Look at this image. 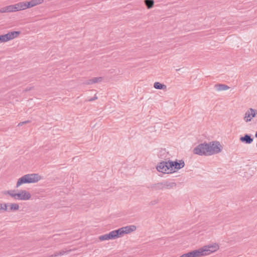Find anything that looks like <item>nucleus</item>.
<instances>
[{"mask_svg": "<svg viewBox=\"0 0 257 257\" xmlns=\"http://www.w3.org/2000/svg\"><path fill=\"white\" fill-rule=\"evenodd\" d=\"M214 87L217 91L225 90L229 88L227 85L222 84H215Z\"/></svg>", "mask_w": 257, "mask_h": 257, "instance_id": "a211bd4d", "label": "nucleus"}, {"mask_svg": "<svg viewBox=\"0 0 257 257\" xmlns=\"http://www.w3.org/2000/svg\"><path fill=\"white\" fill-rule=\"evenodd\" d=\"M34 88V87H27L25 89V91L27 92V91H30L32 89H33Z\"/></svg>", "mask_w": 257, "mask_h": 257, "instance_id": "7c9ffc66", "label": "nucleus"}, {"mask_svg": "<svg viewBox=\"0 0 257 257\" xmlns=\"http://www.w3.org/2000/svg\"><path fill=\"white\" fill-rule=\"evenodd\" d=\"M6 194H9L12 197H13L15 199L17 200V193L15 192V190H9V191H8L7 192V193H6Z\"/></svg>", "mask_w": 257, "mask_h": 257, "instance_id": "393cba45", "label": "nucleus"}, {"mask_svg": "<svg viewBox=\"0 0 257 257\" xmlns=\"http://www.w3.org/2000/svg\"><path fill=\"white\" fill-rule=\"evenodd\" d=\"M163 190L164 189H172L177 186V184L174 182L168 180H164L162 181Z\"/></svg>", "mask_w": 257, "mask_h": 257, "instance_id": "9b49d317", "label": "nucleus"}, {"mask_svg": "<svg viewBox=\"0 0 257 257\" xmlns=\"http://www.w3.org/2000/svg\"><path fill=\"white\" fill-rule=\"evenodd\" d=\"M30 121L29 120H27V121H23V122H20L18 124V126H22L23 125V124H26V123H27L28 122H29Z\"/></svg>", "mask_w": 257, "mask_h": 257, "instance_id": "c85d7f7f", "label": "nucleus"}, {"mask_svg": "<svg viewBox=\"0 0 257 257\" xmlns=\"http://www.w3.org/2000/svg\"><path fill=\"white\" fill-rule=\"evenodd\" d=\"M41 179L38 174H28L20 178L17 183L16 187H19L23 184L34 183L38 182Z\"/></svg>", "mask_w": 257, "mask_h": 257, "instance_id": "f03ea898", "label": "nucleus"}, {"mask_svg": "<svg viewBox=\"0 0 257 257\" xmlns=\"http://www.w3.org/2000/svg\"><path fill=\"white\" fill-rule=\"evenodd\" d=\"M209 146V155L216 154L220 153L222 149L220 143L218 141H213L208 144Z\"/></svg>", "mask_w": 257, "mask_h": 257, "instance_id": "20e7f679", "label": "nucleus"}, {"mask_svg": "<svg viewBox=\"0 0 257 257\" xmlns=\"http://www.w3.org/2000/svg\"><path fill=\"white\" fill-rule=\"evenodd\" d=\"M147 188L153 191L163 190L162 182L157 183L150 184L147 186Z\"/></svg>", "mask_w": 257, "mask_h": 257, "instance_id": "f8f14e48", "label": "nucleus"}, {"mask_svg": "<svg viewBox=\"0 0 257 257\" xmlns=\"http://www.w3.org/2000/svg\"><path fill=\"white\" fill-rule=\"evenodd\" d=\"M17 200H28L31 198V195L29 192L22 190L17 193Z\"/></svg>", "mask_w": 257, "mask_h": 257, "instance_id": "1a4fd4ad", "label": "nucleus"}, {"mask_svg": "<svg viewBox=\"0 0 257 257\" xmlns=\"http://www.w3.org/2000/svg\"><path fill=\"white\" fill-rule=\"evenodd\" d=\"M239 141L242 143L250 144L253 142V138H251V135L245 134L240 137Z\"/></svg>", "mask_w": 257, "mask_h": 257, "instance_id": "ddd939ff", "label": "nucleus"}, {"mask_svg": "<svg viewBox=\"0 0 257 257\" xmlns=\"http://www.w3.org/2000/svg\"><path fill=\"white\" fill-rule=\"evenodd\" d=\"M164 164H165V163H164V161H162L156 167L158 171L163 173H166Z\"/></svg>", "mask_w": 257, "mask_h": 257, "instance_id": "412c9836", "label": "nucleus"}, {"mask_svg": "<svg viewBox=\"0 0 257 257\" xmlns=\"http://www.w3.org/2000/svg\"><path fill=\"white\" fill-rule=\"evenodd\" d=\"M17 5H19V3L16 4L15 5H10L8 6L3 8H2L0 9V12L1 13H10V12H16L20 11L19 10V6H18Z\"/></svg>", "mask_w": 257, "mask_h": 257, "instance_id": "6e6552de", "label": "nucleus"}, {"mask_svg": "<svg viewBox=\"0 0 257 257\" xmlns=\"http://www.w3.org/2000/svg\"><path fill=\"white\" fill-rule=\"evenodd\" d=\"M98 238L100 241H104L106 240L114 239L118 237L117 235L116 230H114L110 231L107 234H105L104 235H100L99 236Z\"/></svg>", "mask_w": 257, "mask_h": 257, "instance_id": "0eeeda50", "label": "nucleus"}, {"mask_svg": "<svg viewBox=\"0 0 257 257\" xmlns=\"http://www.w3.org/2000/svg\"><path fill=\"white\" fill-rule=\"evenodd\" d=\"M3 204L0 203V210H2Z\"/></svg>", "mask_w": 257, "mask_h": 257, "instance_id": "2f4dec72", "label": "nucleus"}, {"mask_svg": "<svg viewBox=\"0 0 257 257\" xmlns=\"http://www.w3.org/2000/svg\"><path fill=\"white\" fill-rule=\"evenodd\" d=\"M20 31H13L9 32L8 33L6 34L8 40L9 41L18 37V36L20 34Z\"/></svg>", "mask_w": 257, "mask_h": 257, "instance_id": "2eb2a0df", "label": "nucleus"}, {"mask_svg": "<svg viewBox=\"0 0 257 257\" xmlns=\"http://www.w3.org/2000/svg\"><path fill=\"white\" fill-rule=\"evenodd\" d=\"M137 227L135 225H129L125 227H121L116 230L118 237L121 236L124 234H127L134 231L136 230Z\"/></svg>", "mask_w": 257, "mask_h": 257, "instance_id": "39448f33", "label": "nucleus"}, {"mask_svg": "<svg viewBox=\"0 0 257 257\" xmlns=\"http://www.w3.org/2000/svg\"><path fill=\"white\" fill-rule=\"evenodd\" d=\"M71 249L62 250L60 251L55 252L53 254L49 255V257H57L59 255H63L65 254H68L71 252Z\"/></svg>", "mask_w": 257, "mask_h": 257, "instance_id": "f3484780", "label": "nucleus"}, {"mask_svg": "<svg viewBox=\"0 0 257 257\" xmlns=\"http://www.w3.org/2000/svg\"><path fill=\"white\" fill-rule=\"evenodd\" d=\"M9 211H15L18 210L19 209V205L17 203H9Z\"/></svg>", "mask_w": 257, "mask_h": 257, "instance_id": "aec40b11", "label": "nucleus"}, {"mask_svg": "<svg viewBox=\"0 0 257 257\" xmlns=\"http://www.w3.org/2000/svg\"><path fill=\"white\" fill-rule=\"evenodd\" d=\"M158 202H159L158 200H154L151 201L149 203V205H154L157 204L158 203Z\"/></svg>", "mask_w": 257, "mask_h": 257, "instance_id": "cd10ccee", "label": "nucleus"}, {"mask_svg": "<svg viewBox=\"0 0 257 257\" xmlns=\"http://www.w3.org/2000/svg\"><path fill=\"white\" fill-rule=\"evenodd\" d=\"M8 41L7 34L0 35V43Z\"/></svg>", "mask_w": 257, "mask_h": 257, "instance_id": "a878e982", "label": "nucleus"}, {"mask_svg": "<svg viewBox=\"0 0 257 257\" xmlns=\"http://www.w3.org/2000/svg\"><path fill=\"white\" fill-rule=\"evenodd\" d=\"M257 114V110L253 108H249L248 110L245 112L244 116V119L246 122L250 121L251 119L255 117Z\"/></svg>", "mask_w": 257, "mask_h": 257, "instance_id": "9d476101", "label": "nucleus"}, {"mask_svg": "<svg viewBox=\"0 0 257 257\" xmlns=\"http://www.w3.org/2000/svg\"><path fill=\"white\" fill-rule=\"evenodd\" d=\"M193 153L200 156L209 155V146L208 143H204L198 145L193 149Z\"/></svg>", "mask_w": 257, "mask_h": 257, "instance_id": "7ed1b4c3", "label": "nucleus"}, {"mask_svg": "<svg viewBox=\"0 0 257 257\" xmlns=\"http://www.w3.org/2000/svg\"><path fill=\"white\" fill-rule=\"evenodd\" d=\"M185 166V163L183 160H180L179 162H178L177 160L175 161H170L169 166L171 167V171H173V172H175V170H178L183 168Z\"/></svg>", "mask_w": 257, "mask_h": 257, "instance_id": "423d86ee", "label": "nucleus"}, {"mask_svg": "<svg viewBox=\"0 0 257 257\" xmlns=\"http://www.w3.org/2000/svg\"><path fill=\"white\" fill-rule=\"evenodd\" d=\"M170 163V161H168V162L164 161V167L165 169L166 173L169 174L173 172V171H171V167L169 166V164Z\"/></svg>", "mask_w": 257, "mask_h": 257, "instance_id": "4be33fe9", "label": "nucleus"}, {"mask_svg": "<svg viewBox=\"0 0 257 257\" xmlns=\"http://www.w3.org/2000/svg\"><path fill=\"white\" fill-rule=\"evenodd\" d=\"M18 6H19V10H25L27 8H30L32 7L31 5V3L30 2H22L19 3V5H17Z\"/></svg>", "mask_w": 257, "mask_h": 257, "instance_id": "4468645a", "label": "nucleus"}, {"mask_svg": "<svg viewBox=\"0 0 257 257\" xmlns=\"http://www.w3.org/2000/svg\"><path fill=\"white\" fill-rule=\"evenodd\" d=\"M31 5L32 7L41 4L43 2V0H31L30 1Z\"/></svg>", "mask_w": 257, "mask_h": 257, "instance_id": "b1692460", "label": "nucleus"}, {"mask_svg": "<svg viewBox=\"0 0 257 257\" xmlns=\"http://www.w3.org/2000/svg\"><path fill=\"white\" fill-rule=\"evenodd\" d=\"M97 99V97L95 95V96L88 100L89 101H92Z\"/></svg>", "mask_w": 257, "mask_h": 257, "instance_id": "c756f323", "label": "nucleus"}, {"mask_svg": "<svg viewBox=\"0 0 257 257\" xmlns=\"http://www.w3.org/2000/svg\"><path fill=\"white\" fill-rule=\"evenodd\" d=\"M144 3L147 8L149 9L153 8L154 5V0H145Z\"/></svg>", "mask_w": 257, "mask_h": 257, "instance_id": "5701e85b", "label": "nucleus"}, {"mask_svg": "<svg viewBox=\"0 0 257 257\" xmlns=\"http://www.w3.org/2000/svg\"><path fill=\"white\" fill-rule=\"evenodd\" d=\"M218 244L214 243L207 246H204L198 249L194 250L188 253H184L179 257H201L214 252L219 249Z\"/></svg>", "mask_w": 257, "mask_h": 257, "instance_id": "f257e3e1", "label": "nucleus"}, {"mask_svg": "<svg viewBox=\"0 0 257 257\" xmlns=\"http://www.w3.org/2000/svg\"><path fill=\"white\" fill-rule=\"evenodd\" d=\"M154 87L156 89L165 90L167 88V86L159 82H156L154 84Z\"/></svg>", "mask_w": 257, "mask_h": 257, "instance_id": "6ab92c4d", "label": "nucleus"}, {"mask_svg": "<svg viewBox=\"0 0 257 257\" xmlns=\"http://www.w3.org/2000/svg\"><path fill=\"white\" fill-rule=\"evenodd\" d=\"M9 203H5L4 206H2V210L5 211H9V208H8Z\"/></svg>", "mask_w": 257, "mask_h": 257, "instance_id": "bb28decb", "label": "nucleus"}, {"mask_svg": "<svg viewBox=\"0 0 257 257\" xmlns=\"http://www.w3.org/2000/svg\"><path fill=\"white\" fill-rule=\"evenodd\" d=\"M255 137L257 138V131L256 132L255 134Z\"/></svg>", "mask_w": 257, "mask_h": 257, "instance_id": "473e14b6", "label": "nucleus"}, {"mask_svg": "<svg viewBox=\"0 0 257 257\" xmlns=\"http://www.w3.org/2000/svg\"><path fill=\"white\" fill-rule=\"evenodd\" d=\"M102 80V77H93L92 79H89L87 81H85L84 83L87 85L92 84L93 83H97L98 82H100Z\"/></svg>", "mask_w": 257, "mask_h": 257, "instance_id": "dca6fc26", "label": "nucleus"}]
</instances>
